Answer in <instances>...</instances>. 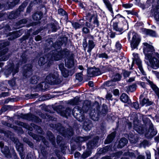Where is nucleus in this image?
<instances>
[{"mask_svg":"<svg viewBox=\"0 0 159 159\" xmlns=\"http://www.w3.org/2000/svg\"><path fill=\"white\" fill-rule=\"evenodd\" d=\"M144 46L143 48V52H150L151 53H148L147 54L148 58L149 59V61L151 67L154 69H157L159 68V60L155 57L152 56L153 52L155 50L153 46L147 43H143Z\"/></svg>","mask_w":159,"mask_h":159,"instance_id":"nucleus-1","label":"nucleus"},{"mask_svg":"<svg viewBox=\"0 0 159 159\" xmlns=\"http://www.w3.org/2000/svg\"><path fill=\"white\" fill-rule=\"evenodd\" d=\"M144 124L141 123V121L138 118L135 117L133 120L134 129L139 134H144L148 128V126L152 124L150 119L148 117H143L142 118Z\"/></svg>","mask_w":159,"mask_h":159,"instance_id":"nucleus-2","label":"nucleus"},{"mask_svg":"<svg viewBox=\"0 0 159 159\" xmlns=\"http://www.w3.org/2000/svg\"><path fill=\"white\" fill-rule=\"evenodd\" d=\"M61 113L64 117L67 118L72 115L77 120L80 122L83 121L85 119L84 112L83 110L81 108L75 110H72L70 108L67 107L65 110L62 111Z\"/></svg>","mask_w":159,"mask_h":159,"instance_id":"nucleus-3","label":"nucleus"},{"mask_svg":"<svg viewBox=\"0 0 159 159\" xmlns=\"http://www.w3.org/2000/svg\"><path fill=\"white\" fill-rule=\"evenodd\" d=\"M127 39L130 42L132 49H138L141 41V37L138 34L134 31H130L128 33Z\"/></svg>","mask_w":159,"mask_h":159,"instance_id":"nucleus-4","label":"nucleus"},{"mask_svg":"<svg viewBox=\"0 0 159 159\" xmlns=\"http://www.w3.org/2000/svg\"><path fill=\"white\" fill-rule=\"evenodd\" d=\"M94 38L93 35L88 34L85 35L83 39L82 45L84 49L85 50L88 47L87 52H90L95 46L94 41Z\"/></svg>","mask_w":159,"mask_h":159,"instance_id":"nucleus-5","label":"nucleus"},{"mask_svg":"<svg viewBox=\"0 0 159 159\" xmlns=\"http://www.w3.org/2000/svg\"><path fill=\"white\" fill-rule=\"evenodd\" d=\"M55 127L56 129L65 138L70 139L74 134L72 129L68 128L66 130L64 127L61 125H55Z\"/></svg>","mask_w":159,"mask_h":159,"instance_id":"nucleus-6","label":"nucleus"},{"mask_svg":"<svg viewBox=\"0 0 159 159\" xmlns=\"http://www.w3.org/2000/svg\"><path fill=\"white\" fill-rule=\"evenodd\" d=\"M94 105H96V108L97 116L98 117H104L107 114L108 112V107L107 105L103 103L102 105L101 109V106L98 101H95V102Z\"/></svg>","mask_w":159,"mask_h":159,"instance_id":"nucleus-7","label":"nucleus"},{"mask_svg":"<svg viewBox=\"0 0 159 159\" xmlns=\"http://www.w3.org/2000/svg\"><path fill=\"white\" fill-rule=\"evenodd\" d=\"M113 145H108L102 148H99L97 149V152L94 156L95 159H98L101 154H105L108 152L112 151Z\"/></svg>","mask_w":159,"mask_h":159,"instance_id":"nucleus-8","label":"nucleus"},{"mask_svg":"<svg viewBox=\"0 0 159 159\" xmlns=\"http://www.w3.org/2000/svg\"><path fill=\"white\" fill-rule=\"evenodd\" d=\"M45 80L47 82L51 85L58 84L61 82L58 77L54 74H49L46 76Z\"/></svg>","mask_w":159,"mask_h":159,"instance_id":"nucleus-9","label":"nucleus"},{"mask_svg":"<svg viewBox=\"0 0 159 159\" xmlns=\"http://www.w3.org/2000/svg\"><path fill=\"white\" fill-rule=\"evenodd\" d=\"M22 118L28 120L34 121L36 123H39L42 122V120L38 116L31 113L25 114L23 115Z\"/></svg>","mask_w":159,"mask_h":159,"instance_id":"nucleus-10","label":"nucleus"},{"mask_svg":"<svg viewBox=\"0 0 159 159\" xmlns=\"http://www.w3.org/2000/svg\"><path fill=\"white\" fill-rule=\"evenodd\" d=\"M33 66L31 64H27L23 67V76L26 78L30 77L32 74Z\"/></svg>","mask_w":159,"mask_h":159,"instance_id":"nucleus-11","label":"nucleus"},{"mask_svg":"<svg viewBox=\"0 0 159 159\" xmlns=\"http://www.w3.org/2000/svg\"><path fill=\"white\" fill-rule=\"evenodd\" d=\"M139 103L141 107L144 105L146 106H149L154 104L153 102L150 101L149 98L144 97V94H142L139 97Z\"/></svg>","mask_w":159,"mask_h":159,"instance_id":"nucleus-12","label":"nucleus"},{"mask_svg":"<svg viewBox=\"0 0 159 159\" xmlns=\"http://www.w3.org/2000/svg\"><path fill=\"white\" fill-rule=\"evenodd\" d=\"M38 63L40 66H43L46 63H47V66H50L52 64L51 58L48 57L47 55L40 57L39 59Z\"/></svg>","mask_w":159,"mask_h":159,"instance_id":"nucleus-13","label":"nucleus"},{"mask_svg":"<svg viewBox=\"0 0 159 159\" xmlns=\"http://www.w3.org/2000/svg\"><path fill=\"white\" fill-rule=\"evenodd\" d=\"M9 44V42L7 41L0 43V57L4 55L7 52L8 48L7 47Z\"/></svg>","mask_w":159,"mask_h":159,"instance_id":"nucleus-14","label":"nucleus"},{"mask_svg":"<svg viewBox=\"0 0 159 159\" xmlns=\"http://www.w3.org/2000/svg\"><path fill=\"white\" fill-rule=\"evenodd\" d=\"M88 74L92 75L93 76H95L101 74L100 68H96L95 66L93 67L89 68L87 70Z\"/></svg>","mask_w":159,"mask_h":159,"instance_id":"nucleus-15","label":"nucleus"},{"mask_svg":"<svg viewBox=\"0 0 159 159\" xmlns=\"http://www.w3.org/2000/svg\"><path fill=\"white\" fill-rule=\"evenodd\" d=\"M157 4L155 7L154 5H152L151 11L152 10V12L155 19L157 21H159V0H157Z\"/></svg>","mask_w":159,"mask_h":159,"instance_id":"nucleus-16","label":"nucleus"},{"mask_svg":"<svg viewBox=\"0 0 159 159\" xmlns=\"http://www.w3.org/2000/svg\"><path fill=\"white\" fill-rule=\"evenodd\" d=\"M22 34V32L21 30L9 32L8 34L9 37L8 38V39L9 40H13L20 37Z\"/></svg>","mask_w":159,"mask_h":159,"instance_id":"nucleus-17","label":"nucleus"},{"mask_svg":"<svg viewBox=\"0 0 159 159\" xmlns=\"http://www.w3.org/2000/svg\"><path fill=\"white\" fill-rule=\"evenodd\" d=\"M82 27V31L83 34H89L90 33V29L92 30L94 28V26H93V25H92L91 23L86 22L85 26Z\"/></svg>","mask_w":159,"mask_h":159,"instance_id":"nucleus-18","label":"nucleus"},{"mask_svg":"<svg viewBox=\"0 0 159 159\" xmlns=\"http://www.w3.org/2000/svg\"><path fill=\"white\" fill-rule=\"evenodd\" d=\"M20 1V0H7L6 4V9H12L19 3Z\"/></svg>","mask_w":159,"mask_h":159,"instance_id":"nucleus-19","label":"nucleus"},{"mask_svg":"<svg viewBox=\"0 0 159 159\" xmlns=\"http://www.w3.org/2000/svg\"><path fill=\"white\" fill-rule=\"evenodd\" d=\"M43 13L40 11H36L33 14L32 18L34 21H35L37 23H40V20L43 17Z\"/></svg>","mask_w":159,"mask_h":159,"instance_id":"nucleus-20","label":"nucleus"},{"mask_svg":"<svg viewBox=\"0 0 159 159\" xmlns=\"http://www.w3.org/2000/svg\"><path fill=\"white\" fill-rule=\"evenodd\" d=\"M51 57L55 61H58L61 60L60 50L56 49L52 50Z\"/></svg>","mask_w":159,"mask_h":159,"instance_id":"nucleus-21","label":"nucleus"},{"mask_svg":"<svg viewBox=\"0 0 159 159\" xmlns=\"http://www.w3.org/2000/svg\"><path fill=\"white\" fill-rule=\"evenodd\" d=\"M116 134V131H114L111 134L108 135L105 140L104 141V144H107L111 143L115 139Z\"/></svg>","mask_w":159,"mask_h":159,"instance_id":"nucleus-22","label":"nucleus"},{"mask_svg":"<svg viewBox=\"0 0 159 159\" xmlns=\"http://www.w3.org/2000/svg\"><path fill=\"white\" fill-rule=\"evenodd\" d=\"M98 138H94L91 140L89 141L87 143L88 147L91 149H93L95 147H98Z\"/></svg>","mask_w":159,"mask_h":159,"instance_id":"nucleus-23","label":"nucleus"},{"mask_svg":"<svg viewBox=\"0 0 159 159\" xmlns=\"http://www.w3.org/2000/svg\"><path fill=\"white\" fill-rule=\"evenodd\" d=\"M60 51L62 59L67 58L70 56V51L67 48H65L63 49L61 48L60 49Z\"/></svg>","mask_w":159,"mask_h":159,"instance_id":"nucleus-24","label":"nucleus"},{"mask_svg":"<svg viewBox=\"0 0 159 159\" xmlns=\"http://www.w3.org/2000/svg\"><path fill=\"white\" fill-rule=\"evenodd\" d=\"M73 54L67 58V61L65 63V66L68 68H72L74 66V60Z\"/></svg>","mask_w":159,"mask_h":159,"instance_id":"nucleus-25","label":"nucleus"},{"mask_svg":"<svg viewBox=\"0 0 159 159\" xmlns=\"http://www.w3.org/2000/svg\"><path fill=\"white\" fill-rule=\"evenodd\" d=\"M142 31L143 33L146 35H149L152 37H156V31L152 30L143 28Z\"/></svg>","mask_w":159,"mask_h":159,"instance_id":"nucleus-26","label":"nucleus"},{"mask_svg":"<svg viewBox=\"0 0 159 159\" xmlns=\"http://www.w3.org/2000/svg\"><path fill=\"white\" fill-rule=\"evenodd\" d=\"M118 22H113V23L112 27L114 30L116 31L119 32L120 33V34L122 33V31L124 30H127L126 26L123 25L122 27L120 28L118 26Z\"/></svg>","mask_w":159,"mask_h":159,"instance_id":"nucleus-27","label":"nucleus"},{"mask_svg":"<svg viewBox=\"0 0 159 159\" xmlns=\"http://www.w3.org/2000/svg\"><path fill=\"white\" fill-rule=\"evenodd\" d=\"M120 99V101L125 103H127L128 104L131 102V100L129 98L128 95L125 93H123L121 95Z\"/></svg>","mask_w":159,"mask_h":159,"instance_id":"nucleus-28","label":"nucleus"},{"mask_svg":"<svg viewBox=\"0 0 159 159\" xmlns=\"http://www.w3.org/2000/svg\"><path fill=\"white\" fill-rule=\"evenodd\" d=\"M128 142V140L125 138L123 137L121 138L117 146V148H122L126 145Z\"/></svg>","mask_w":159,"mask_h":159,"instance_id":"nucleus-29","label":"nucleus"},{"mask_svg":"<svg viewBox=\"0 0 159 159\" xmlns=\"http://www.w3.org/2000/svg\"><path fill=\"white\" fill-rule=\"evenodd\" d=\"M120 18H122L124 19V20L122 21V23L123 24H124V26H126L127 29H128L129 28V25L128 21H127V20H125V18L124 16L121 15L120 14H118L116 15L115 16H114V17H113V18L111 20V21H112L115 19H119Z\"/></svg>","mask_w":159,"mask_h":159,"instance_id":"nucleus-30","label":"nucleus"},{"mask_svg":"<svg viewBox=\"0 0 159 159\" xmlns=\"http://www.w3.org/2000/svg\"><path fill=\"white\" fill-rule=\"evenodd\" d=\"M134 60H135L136 64L138 66V68H139V70H140L142 75H146L143 68L142 64V61L139 58H135Z\"/></svg>","mask_w":159,"mask_h":159,"instance_id":"nucleus-31","label":"nucleus"},{"mask_svg":"<svg viewBox=\"0 0 159 159\" xmlns=\"http://www.w3.org/2000/svg\"><path fill=\"white\" fill-rule=\"evenodd\" d=\"M149 132L150 133V134L152 136H154L156 135L157 133V131L156 129H155L154 128L153 125L152 124L150 125L148 129L145 131L146 133H148Z\"/></svg>","mask_w":159,"mask_h":159,"instance_id":"nucleus-32","label":"nucleus"},{"mask_svg":"<svg viewBox=\"0 0 159 159\" xmlns=\"http://www.w3.org/2000/svg\"><path fill=\"white\" fill-rule=\"evenodd\" d=\"M20 11L16 10L15 11H12L8 16V18L10 19H13L16 18L20 15Z\"/></svg>","mask_w":159,"mask_h":159,"instance_id":"nucleus-33","label":"nucleus"},{"mask_svg":"<svg viewBox=\"0 0 159 159\" xmlns=\"http://www.w3.org/2000/svg\"><path fill=\"white\" fill-rule=\"evenodd\" d=\"M29 0H25L18 7L17 9V11H20V13L24 11V8L27 6L29 2Z\"/></svg>","mask_w":159,"mask_h":159,"instance_id":"nucleus-34","label":"nucleus"},{"mask_svg":"<svg viewBox=\"0 0 159 159\" xmlns=\"http://www.w3.org/2000/svg\"><path fill=\"white\" fill-rule=\"evenodd\" d=\"M47 139L51 142L52 143H55V138L54 136V135L51 131H48L47 133Z\"/></svg>","mask_w":159,"mask_h":159,"instance_id":"nucleus-35","label":"nucleus"},{"mask_svg":"<svg viewBox=\"0 0 159 159\" xmlns=\"http://www.w3.org/2000/svg\"><path fill=\"white\" fill-rule=\"evenodd\" d=\"M16 147L17 151L19 152L20 155H21L24 151L23 144L19 142V143L16 144Z\"/></svg>","mask_w":159,"mask_h":159,"instance_id":"nucleus-36","label":"nucleus"},{"mask_svg":"<svg viewBox=\"0 0 159 159\" xmlns=\"http://www.w3.org/2000/svg\"><path fill=\"white\" fill-rule=\"evenodd\" d=\"M50 42L52 43V47H53L55 49L60 50V48H61V46L63 45L62 43L60 40H58L54 43H53L52 41L50 40Z\"/></svg>","mask_w":159,"mask_h":159,"instance_id":"nucleus-37","label":"nucleus"},{"mask_svg":"<svg viewBox=\"0 0 159 159\" xmlns=\"http://www.w3.org/2000/svg\"><path fill=\"white\" fill-rule=\"evenodd\" d=\"M113 79L110 80H108L105 81L102 84L101 87L102 89H105L106 87H109L110 86H112L114 85Z\"/></svg>","mask_w":159,"mask_h":159,"instance_id":"nucleus-38","label":"nucleus"},{"mask_svg":"<svg viewBox=\"0 0 159 159\" xmlns=\"http://www.w3.org/2000/svg\"><path fill=\"white\" fill-rule=\"evenodd\" d=\"M92 126V124L91 121L87 122H84L83 125V128L86 131H89L91 129Z\"/></svg>","mask_w":159,"mask_h":159,"instance_id":"nucleus-39","label":"nucleus"},{"mask_svg":"<svg viewBox=\"0 0 159 159\" xmlns=\"http://www.w3.org/2000/svg\"><path fill=\"white\" fill-rule=\"evenodd\" d=\"M1 151L6 157L11 156V154L8 147L5 146L3 148V149L1 150Z\"/></svg>","mask_w":159,"mask_h":159,"instance_id":"nucleus-40","label":"nucleus"},{"mask_svg":"<svg viewBox=\"0 0 159 159\" xmlns=\"http://www.w3.org/2000/svg\"><path fill=\"white\" fill-rule=\"evenodd\" d=\"M31 32L32 33V30H28L26 34L20 38V41L21 42H23L26 40V39H28L29 38H30V40H31L32 39V38L30 37L31 36Z\"/></svg>","mask_w":159,"mask_h":159,"instance_id":"nucleus-41","label":"nucleus"},{"mask_svg":"<svg viewBox=\"0 0 159 159\" xmlns=\"http://www.w3.org/2000/svg\"><path fill=\"white\" fill-rule=\"evenodd\" d=\"M27 56L25 52H23L21 55V59L19 60V62L22 64H24L27 62Z\"/></svg>","mask_w":159,"mask_h":159,"instance_id":"nucleus-42","label":"nucleus"},{"mask_svg":"<svg viewBox=\"0 0 159 159\" xmlns=\"http://www.w3.org/2000/svg\"><path fill=\"white\" fill-rule=\"evenodd\" d=\"M58 13L61 16H65V19L68 20V15L66 11L62 8H60L58 10Z\"/></svg>","mask_w":159,"mask_h":159,"instance_id":"nucleus-43","label":"nucleus"},{"mask_svg":"<svg viewBox=\"0 0 159 159\" xmlns=\"http://www.w3.org/2000/svg\"><path fill=\"white\" fill-rule=\"evenodd\" d=\"M13 68L12 66H10L7 69H5L4 70V75L7 77H8L12 73Z\"/></svg>","mask_w":159,"mask_h":159,"instance_id":"nucleus-44","label":"nucleus"},{"mask_svg":"<svg viewBox=\"0 0 159 159\" xmlns=\"http://www.w3.org/2000/svg\"><path fill=\"white\" fill-rule=\"evenodd\" d=\"M93 26H94V28L95 27H98L100 24L99 21L98 20V16L96 15L93 18Z\"/></svg>","mask_w":159,"mask_h":159,"instance_id":"nucleus-45","label":"nucleus"},{"mask_svg":"<svg viewBox=\"0 0 159 159\" xmlns=\"http://www.w3.org/2000/svg\"><path fill=\"white\" fill-rule=\"evenodd\" d=\"M94 14H93L90 12H86V19L88 20L89 22L91 23L93 17L95 16Z\"/></svg>","mask_w":159,"mask_h":159,"instance_id":"nucleus-46","label":"nucleus"},{"mask_svg":"<svg viewBox=\"0 0 159 159\" xmlns=\"http://www.w3.org/2000/svg\"><path fill=\"white\" fill-rule=\"evenodd\" d=\"M137 85L135 83H134L132 85H129L128 88H127V90L128 91L130 92H134L137 89Z\"/></svg>","mask_w":159,"mask_h":159,"instance_id":"nucleus-47","label":"nucleus"},{"mask_svg":"<svg viewBox=\"0 0 159 159\" xmlns=\"http://www.w3.org/2000/svg\"><path fill=\"white\" fill-rule=\"evenodd\" d=\"M69 22L71 23L72 26L75 30L81 28L80 24L79 23L71 21H69Z\"/></svg>","mask_w":159,"mask_h":159,"instance_id":"nucleus-48","label":"nucleus"},{"mask_svg":"<svg viewBox=\"0 0 159 159\" xmlns=\"http://www.w3.org/2000/svg\"><path fill=\"white\" fill-rule=\"evenodd\" d=\"M91 153V151L90 150L86 151L85 152H84L83 154L82 155L81 158L84 159H85L88 157L90 156Z\"/></svg>","mask_w":159,"mask_h":159,"instance_id":"nucleus-49","label":"nucleus"},{"mask_svg":"<svg viewBox=\"0 0 159 159\" xmlns=\"http://www.w3.org/2000/svg\"><path fill=\"white\" fill-rule=\"evenodd\" d=\"M114 78L113 79L114 82L119 81L122 78L121 75L118 73L116 74L113 75Z\"/></svg>","mask_w":159,"mask_h":159,"instance_id":"nucleus-50","label":"nucleus"},{"mask_svg":"<svg viewBox=\"0 0 159 159\" xmlns=\"http://www.w3.org/2000/svg\"><path fill=\"white\" fill-rule=\"evenodd\" d=\"M102 70L103 72H107L110 71L111 70V68L109 66H102L101 67Z\"/></svg>","mask_w":159,"mask_h":159,"instance_id":"nucleus-51","label":"nucleus"},{"mask_svg":"<svg viewBox=\"0 0 159 159\" xmlns=\"http://www.w3.org/2000/svg\"><path fill=\"white\" fill-rule=\"evenodd\" d=\"M11 106L4 105L2 106L0 110V112L2 114L3 112H4L11 108Z\"/></svg>","mask_w":159,"mask_h":159,"instance_id":"nucleus-52","label":"nucleus"},{"mask_svg":"<svg viewBox=\"0 0 159 159\" xmlns=\"http://www.w3.org/2000/svg\"><path fill=\"white\" fill-rule=\"evenodd\" d=\"M122 71L123 72V76L124 79H126L127 77H129L131 73L130 71H128L125 69L123 70Z\"/></svg>","mask_w":159,"mask_h":159,"instance_id":"nucleus-53","label":"nucleus"},{"mask_svg":"<svg viewBox=\"0 0 159 159\" xmlns=\"http://www.w3.org/2000/svg\"><path fill=\"white\" fill-rule=\"evenodd\" d=\"M61 73L62 75L64 78H67L69 75V70L67 69L66 68L65 70H63L61 71Z\"/></svg>","mask_w":159,"mask_h":159,"instance_id":"nucleus-54","label":"nucleus"},{"mask_svg":"<svg viewBox=\"0 0 159 159\" xmlns=\"http://www.w3.org/2000/svg\"><path fill=\"white\" fill-rule=\"evenodd\" d=\"M130 106L134 108L136 110L139 108V104L138 101L131 103Z\"/></svg>","mask_w":159,"mask_h":159,"instance_id":"nucleus-55","label":"nucleus"},{"mask_svg":"<svg viewBox=\"0 0 159 159\" xmlns=\"http://www.w3.org/2000/svg\"><path fill=\"white\" fill-rule=\"evenodd\" d=\"M82 75V74L80 73H78L76 75V79L78 80L79 82H81L83 80V78Z\"/></svg>","mask_w":159,"mask_h":159,"instance_id":"nucleus-56","label":"nucleus"},{"mask_svg":"<svg viewBox=\"0 0 159 159\" xmlns=\"http://www.w3.org/2000/svg\"><path fill=\"white\" fill-rule=\"evenodd\" d=\"M33 5L32 2L30 3L27 8L25 13L27 14H30L32 9Z\"/></svg>","mask_w":159,"mask_h":159,"instance_id":"nucleus-57","label":"nucleus"},{"mask_svg":"<svg viewBox=\"0 0 159 159\" xmlns=\"http://www.w3.org/2000/svg\"><path fill=\"white\" fill-rule=\"evenodd\" d=\"M125 11L127 12V14H131V15L138 16V13L136 11H134L133 10L131 11L128 10H125Z\"/></svg>","mask_w":159,"mask_h":159,"instance_id":"nucleus-58","label":"nucleus"},{"mask_svg":"<svg viewBox=\"0 0 159 159\" xmlns=\"http://www.w3.org/2000/svg\"><path fill=\"white\" fill-rule=\"evenodd\" d=\"M78 21L79 22V24H80L81 28L85 26L86 24V22H87L85 20H84V18L82 19H80Z\"/></svg>","mask_w":159,"mask_h":159,"instance_id":"nucleus-59","label":"nucleus"},{"mask_svg":"<svg viewBox=\"0 0 159 159\" xmlns=\"http://www.w3.org/2000/svg\"><path fill=\"white\" fill-rule=\"evenodd\" d=\"M105 4L107 8L110 11L113 12L112 6L110 2H108L105 3Z\"/></svg>","mask_w":159,"mask_h":159,"instance_id":"nucleus-60","label":"nucleus"},{"mask_svg":"<svg viewBox=\"0 0 159 159\" xmlns=\"http://www.w3.org/2000/svg\"><path fill=\"white\" fill-rule=\"evenodd\" d=\"M60 148L61 151L63 154L66 153V147L65 143H63L59 146Z\"/></svg>","mask_w":159,"mask_h":159,"instance_id":"nucleus-61","label":"nucleus"},{"mask_svg":"<svg viewBox=\"0 0 159 159\" xmlns=\"http://www.w3.org/2000/svg\"><path fill=\"white\" fill-rule=\"evenodd\" d=\"M148 83L153 91L158 88L156 85L154 84L153 82L151 80H149Z\"/></svg>","mask_w":159,"mask_h":159,"instance_id":"nucleus-62","label":"nucleus"},{"mask_svg":"<svg viewBox=\"0 0 159 159\" xmlns=\"http://www.w3.org/2000/svg\"><path fill=\"white\" fill-rule=\"evenodd\" d=\"M98 57L99 58H102L106 59H107L108 58L107 54L105 52L101 54H98Z\"/></svg>","mask_w":159,"mask_h":159,"instance_id":"nucleus-63","label":"nucleus"},{"mask_svg":"<svg viewBox=\"0 0 159 159\" xmlns=\"http://www.w3.org/2000/svg\"><path fill=\"white\" fill-rule=\"evenodd\" d=\"M68 39V38L67 37L63 36L61 38V40L60 41L62 42L63 45V44H66L67 43Z\"/></svg>","mask_w":159,"mask_h":159,"instance_id":"nucleus-64","label":"nucleus"}]
</instances>
